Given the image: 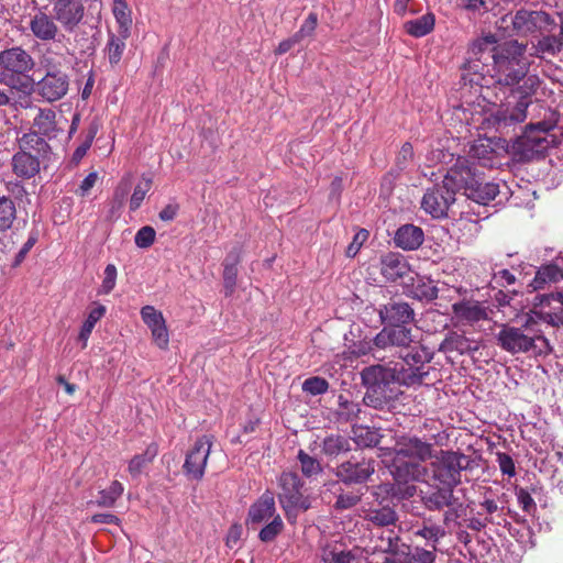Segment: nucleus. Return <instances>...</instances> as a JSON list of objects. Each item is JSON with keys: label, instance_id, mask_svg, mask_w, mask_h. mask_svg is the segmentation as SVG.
I'll return each mask as SVG.
<instances>
[{"label": "nucleus", "instance_id": "nucleus-1", "mask_svg": "<svg viewBox=\"0 0 563 563\" xmlns=\"http://www.w3.org/2000/svg\"><path fill=\"white\" fill-rule=\"evenodd\" d=\"M527 44L511 40L500 44L494 63L487 68L486 80L510 89V96L495 106L485 117L484 123L498 133L507 135L527 118L530 97L537 91L540 80L529 75L530 60L526 56Z\"/></svg>", "mask_w": 563, "mask_h": 563}, {"label": "nucleus", "instance_id": "nucleus-2", "mask_svg": "<svg viewBox=\"0 0 563 563\" xmlns=\"http://www.w3.org/2000/svg\"><path fill=\"white\" fill-rule=\"evenodd\" d=\"M497 345L515 355L528 354L534 357L547 356L552 346L532 314L527 313L520 325L501 324L496 334Z\"/></svg>", "mask_w": 563, "mask_h": 563}, {"label": "nucleus", "instance_id": "nucleus-3", "mask_svg": "<svg viewBox=\"0 0 563 563\" xmlns=\"http://www.w3.org/2000/svg\"><path fill=\"white\" fill-rule=\"evenodd\" d=\"M388 364L371 365L361 372L363 385L366 387L363 402L376 410H390L398 399L400 378Z\"/></svg>", "mask_w": 563, "mask_h": 563}, {"label": "nucleus", "instance_id": "nucleus-4", "mask_svg": "<svg viewBox=\"0 0 563 563\" xmlns=\"http://www.w3.org/2000/svg\"><path fill=\"white\" fill-rule=\"evenodd\" d=\"M450 178L457 183L467 199L486 206L499 194V184L486 181L477 165L465 157H459L450 168Z\"/></svg>", "mask_w": 563, "mask_h": 563}, {"label": "nucleus", "instance_id": "nucleus-5", "mask_svg": "<svg viewBox=\"0 0 563 563\" xmlns=\"http://www.w3.org/2000/svg\"><path fill=\"white\" fill-rule=\"evenodd\" d=\"M19 150L11 158L12 173L21 179H32L46 164L52 155V146L36 135L22 134L16 140Z\"/></svg>", "mask_w": 563, "mask_h": 563}, {"label": "nucleus", "instance_id": "nucleus-6", "mask_svg": "<svg viewBox=\"0 0 563 563\" xmlns=\"http://www.w3.org/2000/svg\"><path fill=\"white\" fill-rule=\"evenodd\" d=\"M500 44L494 34L474 40L467 51V57L463 65L466 71L462 75L464 84L476 85L481 88L489 87V80H486L487 68L494 63V55L499 49Z\"/></svg>", "mask_w": 563, "mask_h": 563}, {"label": "nucleus", "instance_id": "nucleus-7", "mask_svg": "<svg viewBox=\"0 0 563 563\" xmlns=\"http://www.w3.org/2000/svg\"><path fill=\"white\" fill-rule=\"evenodd\" d=\"M434 353L420 341L413 340L394 363L391 369L400 378V385L411 387L421 385L429 375L428 364L433 360Z\"/></svg>", "mask_w": 563, "mask_h": 563}, {"label": "nucleus", "instance_id": "nucleus-8", "mask_svg": "<svg viewBox=\"0 0 563 563\" xmlns=\"http://www.w3.org/2000/svg\"><path fill=\"white\" fill-rule=\"evenodd\" d=\"M305 483L297 473L283 472L277 478V498L287 520L295 523L299 514L311 508V498L305 494Z\"/></svg>", "mask_w": 563, "mask_h": 563}, {"label": "nucleus", "instance_id": "nucleus-9", "mask_svg": "<svg viewBox=\"0 0 563 563\" xmlns=\"http://www.w3.org/2000/svg\"><path fill=\"white\" fill-rule=\"evenodd\" d=\"M512 27V34L527 36L534 33H551L556 27L553 16L542 10L519 9L515 14H507L499 21L498 27L508 30Z\"/></svg>", "mask_w": 563, "mask_h": 563}, {"label": "nucleus", "instance_id": "nucleus-10", "mask_svg": "<svg viewBox=\"0 0 563 563\" xmlns=\"http://www.w3.org/2000/svg\"><path fill=\"white\" fill-rule=\"evenodd\" d=\"M44 76L34 85V92L43 100L52 103L63 99L69 88V77L62 70L60 60L49 54L41 59Z\"/></svg>", "mask_w": 563, "mask_h": 563}, {"label": "nucleus", "instance_id": "nucleus-11", "mask_svg": "<svg viewBox=\"0 0 563 563\" xmlns=\"http://www.w3.org/2000/svg\"><path fill=\"white\" fill-rule=\"evenodd\" d=\"M470 456L457 451L442 450L427 468L434 483L455 488L462 482V472L470 468Z\"/></svg>", "mask_w": 563, "mask_h": 563}, {"label": "nucleus", "instance_id": "nucleus-12", "mask_svg": "<svg viewBox=\"0 0 563 563\" xmlns=\"http://www.w3.org/2000/svg\"><path fill=\"white\" fill-rule=\"evenodd\" d=\"M555 143V136L549 132L547 123L530 124L517 135L512 142V150L525 159H532L543 155Z\"/></svg>", "mask_w": 563, "mask_h": 563}, {"label": "nucleus", "instance_id": "nucleus-13", "mask_svg": "<svg viewBox=\"0 0 563 563\" xmlns=\"http://www.w3.org/2000/svg\"><path fill=\"white\" fill-rule=\"evenodd\" d=\"M390 474L397 485L394 495L400 498H410L417 494L415 485H408L411 482H422L428 473V468L420 462L407 460L398 455L393 456L389 465Z\"/></svg>", "mask_w": 563, "mask_h": 563}, {"label": "nucleus", "instance_id": "nucleus-14", "mask_svg": "<svg viewBox=\"0 0 563 563\" xmlns=\"http://www.w3.org/2000/svg\"><path fill=\"white\" fill-rule=\"evenodd\" d=\"M459 191L457 183L450 178V169L441 185H434L427 189L421 200V208L435 219L448 216V210L455 201Z\"/></svg>", "mask_w": 563, "mask_h": 563}, {"label": "nucleus", "instance_id": "nucleus-15", "mask_svg": "<svg viewBox=\"0 0 563 563\" xmlns=\"http://www.w3.org/2000/svg\"><path fill=\"white\" fill-rule=\"evenodd\" d=\"M529 314L552 327L563 325V292L537 294Z\"/></svg>", "mask_w": 563, "mask_h": 563}, {"label": "nucleus", "instance_id": "nucleus-16", "mask_svg": "<svg viewBox=\"0 0 563 563\" xmlns=\"http://www.w3.org/2000/svg\"><path fill=\"white\" fill-rule=\"evenodd\" d=\"M415 335L408 327L384 328L374 336V344L387 358L397 357L410 343H413Z\"/></svg>", "mask_w": 563, "mask_h": 563}, {"label": "nucleus", "instance_id": "nucleus-17", "mask_svg": "<svg viewBox=\"0 0 563 563\" xmlns=\"http://www.w3.org/2000/svg\"><path fill=\"white\" fill-rule=\"evenodd\" d=\"M375 473V461L363 453L353 454L335 468V476L346 485L364 484Z\"/></svg>", "mask_w": 563, "mask_h": 563}, {"label": "nucleus", "instance_id": "nucleus-18", "mask_svg": "<svg viewBox=\"0 0 563 563\" xmlns=\"http://www.w3.org/2000/svg\"><path fill=\"white\" fill-rule=\"evenodd\" d=\"M22 107L36 110L31 129L25 134L36 135L45 144H49L51 140L56 139L63 132V128L57 120V112L53 108H40L33 106L31 101L22 104Z\"/></svg>", "mask_w": 563, "mask_h": 563}, {"label": "nucleus", "instance_id": "nucleus-19", "mask_svg": "<svg viewBox=\"0 0 563 563\" xmlns=\"http://www.w3.org/2000/svg\"><path fill=\"white\" fill-rule=\"evenodd\" d=\"M423 507L429 511L455 509L462 506L460 498L454 495V488L438 483L428 484L426 489L418 492Z\"/></svg>", "mask_w": 563, "mask_h": 563}, {"label": "nucleus", "instance_id": "nucleus-20", "mask_svg": "<svg viewBox=\"0 0 563 563\" xmlns=\"http://www.w3.org/2000/svg\"><path fill=\"white\" fill-rule=\"evenodd\" d=\"M211 446V437L202 435L196 440L194 446L188 451L183 470L189 478L200 481L203 477Z\"/></svg>", "mask_w": 563, "mask_h": 563}, {"label": "nucleus", "instance_id": "nucleus-21", "mask_svg": "<svg viewBox=\"0 0 563 563\" xmlns=\"http://www.w3.org/2000/svg\"><path fill=\"white\" fill-rule=\"evenodd\" d=\"M52 13L65 32L73 33L82 23L86 8L84 0H55Z\"/></svg>", "mask_w": 563, "mask_h": 563}, {"label": "nucleus", "instance_id": "nucleus-22", "mask_svg": "<svg viewBox=\"0 0 563 563\" xmlns=\"http://www.w3.org/2000/svg\"><path fill=\"white\" fill-rule=\"evenodd\" d=\"M378 317L384 325L407 327L415 321L413 308L404 300H390L378 308Z\"/></svg>", "mask_w": 563, "mask_h": 563}, {"label": "nucleus", "instance_id": "nucleus-23", "mask_svg": "<svg viewBox=\"0 0 563 563\" xmlns=\"http://www.w3.org/2000/svg\"><path fill=\"white\" fill-rule=\"evenodd\" d=\"M57 23L54 14L49 15L38 10L31 15L29 27L35 38L42 42H55L59 36L64 37Z\"/></svg>", "mask_w": 563, "mask_h": 563}, {"label": "nucleus", "instance_id": "nucleus-24", "mask_svg": "<svg viewBox=\"0 0 563 563\" xmlns=\"http://www.w3.org/2000/svg\"><path fill=\"white\" fill-rule=\"evenodd\" d=\"M276 504L273 492L265 490L249 508L246 525L255 528L276 516Z\"/></svg>", "mask_w": 563, "mask_h": 563}, {"label": "nucleus", "instance_id": "nucleus-25", "mask_svg": "<svg viewBox=\"0 0 563 563\" xmlns=\"http://www.w3.org/2000/svg\"><path fill=\"white\" fill-rule=\"evenodd\" d=\"M478 349L479 345L474 339L466 336L464 333L450 330L445 333L438 351L444 354L455 352L459 355H472Z\"/></svg>", "mask_w": 563, "mask_h": 563}, {"label": "nucleus", "instance_id": "nucleus-26", "mask_svg": "<svg viewBox=\"0 0 563 563\" xmlns=\"http://www.w3.org/2000/svg\"><path fill=\"white\" fill-rule=\"evenodd\" d=\"M375 544L391 556L397 563H402L408 556V545L402 538L394 530L382 532L375 540Z\"/></svg>", "mask_w": 563, "mask_h": 563}, {"label": "nucleus", "instance_id": "nucleus-27", "mask_svg": "<svg viewBox=\"0 0 563 563\" xmlns=\"http://www.w3.org/2000/svg\"><path fill=\"white\" fill-rule=\"evenodd\" d=\"M452 312L457 321L467 324L487 320V308L479 301L473 299H462L452 305Z\"/></svg>", "mask_w": 563, "mask_h": 563}, {"label": "nucleus", "instance_id": "nucleus-28", "mask_svg": "<svg viewBox=\"0 0 563 563\" xmlns=\"http://www.w3.org/2000/svg\"><path fill=\"white\" fill-rule=\"evenodd\" d=\"M0 66L21 75L33 68L34 60L25 49L16 46L0 53Z\"/></svg>", "mask_w": 563, "mask_h": 563}, {"label": "nucleus", "instance_id": "nucleus-29", "mask_svg": "<svg viewBox=\"0 0 563 563\" xmlns=\"http://www.w3.org/2000/svg\"><path fill=\"white\" fill-rule=\"evenodd\" d=\"M563 273L560 266V262H551L540 266L534 277L527 285L528 292H538L540 290L549 288L552 284H556L562 280Z\"/></svg>", "mask_w": 563, "mask_h": 563}, {"label": "nucleus", "instance_id": "nucleus-30", "mask_svg": "<svg viewBox=\"0 0 563 563\" xmlns=\"http://www.w3.org/2000/svg\"><path fill=\"white\" fill-rule=\"evenodd\" d=\"M394 454L407 460L423 462L432 457V444L417 437L408 438L394 449Z\"/></svg>", "mask_w": 563, "mask_h": 563}, {"label": "nucleus", "instance_id": "nucleus-31", "mask_svg": "<svg viewBox=\"0 0 563 563\" xmlns=\"http://www.w3.org/2000/svg\"><path fill=\"white\" fill-rule=\"evenodd\" d=\"M410 266L406 258L399 253H387L380 258V273L389 282H396L407 276Z\"/></svg>", "mask_w": 563, "mask_h": 563}, {"label": "nucleus", "instance_id": "nucleus-32", "mask_svg": "<svg viewBox=\"0 0 563 563\" xmlns=\"http://www.w3.org/2000/svg\"><path fill=\"white\" fill-rule=\"evenodd\" d=\"M424 240V233L421 228L415 224L400 225L394 236L397 247L405 251H413L421 246Z\"/></svg>", "mask_w": 563, "mask_h": 563}, {"label": "nucleus", "instance_id": "nucleus-33", "mask_svg": "<svg viewBox=\"0 0 563 563\" xmlns=\"http://www.w3.org/2000/svg\"><path fill=\"white\" fill-rule=\"evenodd\" d=\"M398 519L399 517L396 509L389 504L373 505L364 509V520L376 527L395 526Z\"/></svg>", "mask_w": 563, "mask_h": 563}, {"label": "nucleus", "instance_id": "nucleus-34", "mask_svg": "<svg viewBox=\"0 0 563 563\" xmlns=\"http://www.w3.org/2000/svg\"><path fill=\"white\" fill-rule=\"evenodd\" d=\"M362 412L363 410L358 402L350 400L343 394L338 396V407L334 410V418L336 422L352 423V426L356 424V421L361 419Z\"/></svg>", "mask_w": 563, "mask_h": 563}, {"label": "nucleus", "instance_id": "nucleus-35", "mask_svg": "<svg viewBox=\"0 0 563 563\" xmlns=\"http://www.w3.org/2000/svg\"><path fill=\"white\" fill-rule=\"evenodd\" d=\"M563 47V36L554 34H541V37L531 45V56L544 58L545 56L558 55Z\"/></svg>", "mask_w": 563, "mask_h": 563}, {"label": "nucleus", "instance_id": "nucleus-36", "mask_svg": "<svg viewBox=\"0 0 563 563\" xmlns=\"http://www.w3.org/2000/svg\"><path fill=\"white\" fill-rule=\"evenodd\" d=\"M357 555L354 550H349L342 543H329L321 550L323 563H353Z\"/></svg>", "mask_w": 563, "mask_h": 563}, {"label": "nucleus", "instance_id": "nucleus-37", "mask_svg": "<svg viewBox=\"0 0 563 563\" xmlns=\"http://www.w3.org/2000/svg\"><path fill=\"white\" fill-rule=\"evenodd\" d=\"M157 454H158V445L153 442L147 445V448L145 449V451L143 453L134 455L130 460L129 466H128V471L131 474V476L133 478L139 477L142 474L143 470L145 467H147L154 461V459L157 456Z\"/></svg>", "mask_w": 563, "mask_h": 563}, {"label": "nucleus", "instance_id": "nucleus-38", "mask_svg": "<svg viewBox=\"0 0 563 563\" xmlns=\"http://www.w3.org/2000/svg\"><path fill=\"white\" fill-rule=\"evenodd\" d=\"M352 440L362 448H374L379 444L382 434L377 429L363 424L352 426Z\"/></svg>", "mask_w": 563, "mask_h": 563}, {"label": "nucleus", "instance_id": "nucleus-39", "mask_svg": "<svg viewBox=\"0 0 563 563\" xmlns=\"http://www.w3.org/2000/svg\"><path fill=\"white\" fill-rule=\"evenodd\" d=\"M321 451L330 457L346 453L351 451V439L340 434H330L323 439Z\"/></svg>", "mask_w": 563, "mask_h": 563}, {"label": "nucleus", "instance_id": "nucleus-40", "mask_svg": "<svg viewBox=\"0 0 563 563\" xmlns=\"http://www.w3.org/2000/svg\"><path fill=\"white\" fill-rule=\"evenodd\" d=\"M128 37L129 36H123L122 32L109 34L104 52L111 66H117L121 62Z\"/></svg>", "mask_w": 563, "mask_h": 563}, {"label": "nucleus", "instance_id": "nucleus-41", "mask_svg": "<svg viewBox=\"0 0 563 563\" xmlns=\"http://www.w3.org/2000/svg\"><path fill=\"white\" fill-rule=\"evenodd\" d=\"M18 216L16 205L10 196L0 195V232L12 229Z\"/></svg>", "mask_w": 563, "mask_h": 563}, {"label": "nucleus", "instance_id": "nucleus-42", "mask_svg": "<svg viewBox=\"0 0 563 563\" xmlns=\"http://www.w3.org/2000/svg\"><path fill=\"white\" fill-rule=\"evenodd\" d=\"M434 23V14L428 12L418 19L407 21L404 26L409 35L413 37H422L432 32Z\"/></svg>", "mask_w": 563, "mask_h": 563}, {"label": "nucleus", "instance_id": "nucleus-43", "mask_svg": "<svg viewBox=\"0 0 563 563\" xmlns=\"http://www.w3.org/2000/svg\"><path fill=\"white\" fill-rule=\"evenodd\" d=\"M413 534L424 539L430 548L435 549L439 541L445 536V530L440 525L431 523L430 519H424Z\"/></svg>", "mask_w": 563, "mask_h": 563}, {"label": "nucleus", "instance_id": "nucleus-44", "mask_svg": "<svg viewBox=\"0 0 563 563\" xmlns=\"http://www.w3.org/2000/svg\"><path fill=\"white\" fill-rule=\"evenodd\" d=\"M100 129V123L97 119L91 120L88 128L85 131V137L82 142L77 146L71 156V162L74 164H78L87 154L90 148L98 131Z\"/></svg>", "mask_w": 563, "mask_h": 563}, {"label": "nucleus", "instance_id": "nucleus-45", "mask_svg": "<svg viewBox=\"0 0 563 563\" xmlns=\"http://www.w3.org/2000/svg\"><path fill=\"white\" fill-rule=\"evenodd\" d=\"M106 311L107 309L103 305H97L89 311L78 335L79 341L82 342V349L86 347L89 335L91 334L96 323L104 316Z\"/></svg>", "mask_w": 563, "mask_h": 563}, {"label": "nucleus", "instance_id": "nucleus-46", "mask_svg": "<svg viewBox=\"0 0 563 563\" xmlns=\"http://www.w3.org/2000/svg\"><path fill=\"white\" fill-rule=\"evenodd\" d=\"M470 153L471 157L468 159L474 162L479 168V166H487L492 164L495 151L488 143L481 141L471 147Z\"/></svg>", "mask_w": 563, "mask_h": 563}, {"label": "nucleus", "instance_id": "nucleus-47", "mask_svg": "<svg viewBox=\"0 0 563 563\" xmlns=\"http://www.w3.org/2000/svg\"><path fill=\"white\" fill-rule=\"evenodd\" d=\"M123 485L118 481H113L108 488L102 489L99 493V497L96 503L101 507H112L117 499L123 494Z\"/></svg>", "mask_w": 563, "mask_h": 563}, {"label": "nucleus", "instance_id": "nucleus-48", "mask_svg": "<svg viewBox=\"0 0 563 563\" xmlns=\"http://www.w3.org/2000/svg\"><path fill=\"white\" fill-rule=\"evenodd\" d=\"M437 551L438 548L426 549L421 547H416L412 551L411 547L408 545V556L402 563H434Z\"/></svg>", "mask_w": 563, "mask_h": 563}, {"label": "nucleus", "instance_id": "nucleus-49", "mask_svg": "<svg viewBox=\"0 0 563 563\" xmlns=\"http://www.w3.org/2000/svg\"><path fill=\"white\" fill-rule=\"evenodd\" d=\"M297 457L300 463L301 472L306 477H312L322 472V466L319 460L310 456L303 450H299Z\"/></svg>", "mask_w": 563, "mask_h": 563}, {"label": "nucleus", "instance_id": "nucleus-50", "mask_svg": "<svg viewBox=\"0 0 563 563\" xmlns=\"http://www.w3.org/2000/svg\"><path fill=\"white\" fill-rule=\"evenodd\" d=\"M151 187H152V178L143 175L142 180L135 186L134 191L131 196V199H130V210L131 211H136L141 207V205H142L146 194L150 191Z\"/></svg>", "mask_w": 563, "mask_h": 563}, {"label": "nucleus", "instance_id": "nucleus-51", "mask_svg": "<svg viewBox=\"0 0 563 563\" xmlns=\"http://www.w3.org/2000/svg\"><path fill=\"white\" fill-rule=\"evenodd\" d=\"M352 353L357 356H365L371 354L375 360L384 362L387 360L386 354H382V351L375 346L374 338L369 341H360L353 344Z\"/></svg>", "mask_w": 563, "mask_h": 563}, {"label": "nucleus", "instance_id": "nucleus-52", "mask_svg": "<svg viewBox=\"0 0 563 563\" xmlns=\"http://www.w3.org/2000/svg\"><path fill=\"white\" fill-rule=\"evenodd\" d=\"M113 15L117 23L119 24V31L122 32L123 36H130V29L132 25L131 11L126 3H121L113 7Z\"/></svg>", "mask_w": 563, "mask_h": 563}, {"label": "nucleus", "instance_id": "nucleus-53", "mask_svg": "<svg viewBox=\"0 0 563 563\" xmlns=\"http://www.w3.org/2000/svg\"><path fill=\"white\" fill-rule=\"evenodd\" d=\"M284 522L279 515H276L271 521L265 525L258 533V538L262 542H272L283 531Z\"/></svg>", "mask_w": 563, "mask_h": 563}, {"label": "nucleus", "instance_id": "nucleus-54", "mask_svg": "<svg viewBox=\"0 0 563 563\" xmlns=\"http://www.w3.org/2000/svg\"><path fill=\"white\" fill-rule=\"evenodd\" d=\"M363 493L361 490H352L341 493L338 495L334 508L336 510H347L356 506L362 499Z\"/></svg>", "mask_w": 563, "mask_h": 563}, {"label": "nucleus", "instance_id": "nucleus-55", "mask_svg": "<svg viewBox=\"0 0 563 563\" xmlns=\"http://www.w3.org/2000/svg\"><path fill=\"white\" fill-rule=\"evenodd\" d=\"M328 389V380L320 376L309 377L302 384V390L312 396L323 395Z\"/></svg>", "mask_w": 563, "mask_h": 563}, {"label": "nucleus", "instance_id": "nucleus-56", "mask_svg": "<svg viewBox=\"0 0 563 563\" xmlns=\"http://www.w3.org/2000/svg\"><path fill=\"white\" fill-rule=\"evenodd\" d=\"M438 287L431 280H421L413 288V295L419 300L431 301L438 297Z\"/></svg>", "mask_w": 563, "mask_h": 563}, {"label": "nucleus", "instance_id": "nucleus-57", "mask_svg": "<svg viewBox=\"0 0 563 563\" xmlns=\"http://www.w3.org/2000/svg\"><path fill=\"white\" fill-rule=\"evenodd\" d=\"M143 322L150 330L161 327L165 323L162 312L157 311L153 306H145L141 309Z\"/></svg>", "mask_w": 563, "mask_h": 563}, {"label": "nucleus", "instance_id": "nucleus-58", "mask_svg": "<svg viewBox=\"0 0 563 563\" xmlns=\"http://www.w3.org/2000/svg\"><path fill=\"white\" fill-rule=\"evenodd\" d=\"M117 275H118V272H117L115 265L108 264L104 268V277H103L102 284L98 290V294H100V295L110 294L115 286Z\"/></svg>", "mask_w": 563, "mask_h": 563}, {"label": "nucleus", "instance_id": "nucleus-59", "mask_svg": "<svg viewBox=\"0 0 563 563\" xmlns=\"http://www.w3.org/2000/svg\"><path fill=\"white\" fill-rule=\"evenodd\" d=\"M155 236V230L150 225H145L136 232L134 242L140 249H147L153 245Z\"/></svg>", "mask_w": 563, "mask_h": 563}, {"label": "nucleus", "instance_id": "nucleus-60", "mask_svg": "<svg viewBox=\"0 0 563 563\" xmlns=\"http://www.w3.org/2000/svg\"><path fill=\"white\" fill-rule=\"evenodd\" d=\"M318 25V15L314 12H310L307 19L301 24L300 29L294 34L299 42L305 40L306 37L312 36L316 27Z\"/></svg>", "mask_w": 563, "mask_h": 563}, {"label": "nucleus", "instance_id": "nucleus-61", "mask_svg": "<svg viewBox=\"0 0 563 563\" xmlns=\"http://www.w3.org/2000/svg\"><path fill=\"white\" fill-rule=\"evenodd\" d=\"M516 496L519 506L525 512L532 514L536 511L537 505L528 490L525 488H518L516 490Z\"/></svg>", "mask_w": 563, "mask_h": 563}, {"label": "nucleus", "instance_id": "nucleus-62", "mask_svg": "<svg viewBox=\"0 0 563 563\" xmlns=\"http://www.w3.org/2000/svg\"><path fill=\"white\" fill-rule=\"evenodd\" d=\"M368 235H369V233L365 229H362L358 232H356L354 238H353V241L349 244V246H347V249L345 251L346 256L354 257L358 253V251L362 247V245L368 239Z\"/></svg>", "mask_w": 563, "mask_h": 563}, {"label": "nucleus", "instance_id": "nucleus-63", "mask_svg": "<svg viewBox=\"0 0 563 563\" xmlns=\"http://www.w3.org/2000/svg\"><path fill=\"white\" fill-rule=\"evenodd\" d=\"M413 158V148H412V145L408 142H406L397 157H396V165L398 167L399 170H404L408 167L409 163L412 161Z\"/></svg>", "mask_w": 563, "mask_h": 563}, {"label": "nucleus", "instance_id": "nucleus-64", "mask_svg": "<svg viewBox=\"0 0 563 563\" xmlns=\"http://www.w3.org/2000/svg\"><path fill=\"white\" fill-rule=\"evenodd\" d=\"M366 554L367 563H397L391 556L387 555L385 552H380V549L376 544L366 549Z\"/></svg>", "mask_w": 563, "mask_h": 563}]
</instances>
